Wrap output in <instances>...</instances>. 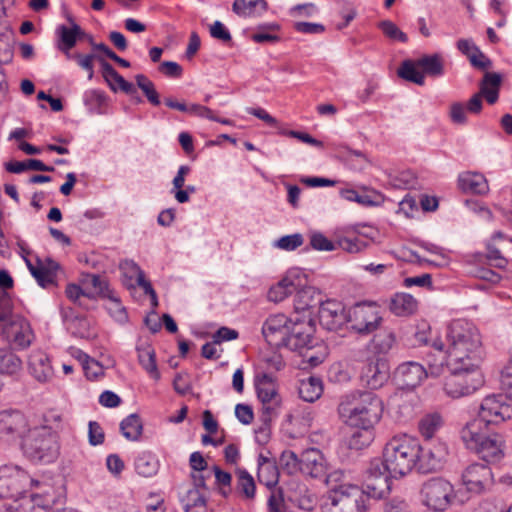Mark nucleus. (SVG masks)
Listing matches in <instances>:
<instances>
[{
	"label": "nucleus",
	"instance_id": "obj_1",
	"mask_svg": "<svg viewBox=\"0 0 512 512\" xmlns=\"http://www.w3.org/2000/svg\"><path fill=\"white\" fill-rule=\"evenodd\" d=\"M447 362L453 367L459 363H481L484 358L481 335L477 327L463 319L452 321L447 328Z\"/></svg>",
	"mask_w": 512,
	"mask_h": 512
},
{
	"label": "nucleus",
	"instance_id": "obj_2",
	"mask_svg": "<svg viewBox=\"0 0 512 512\" xmlns=\"http://www.w3.org/2000/svg\"><path fill=\"white\" fill-rule=\"evenodd\" d=\"M382 413V400L370 391L346 394L338 405L340 418L351 427H374L380 421Z\"/></svg>",
	"mask_w": 512,
	"mask_h": 512
},
{
	"label": "nucleus",
	"instance_id": "obj_3",
	"mask_svg": "<svg viewBox=\"0 0 512 512\" xmlns=\"http://www.w3.org/2000/svg\"><path fill=\"white\" fill-rule=\"evenodd\" d=\"M481 421H469L460 430L465 447L487 464L500 462L505 456L504 437L496 432L486 431Z\"/></svg>",
	"mask_w": 512,
	"mask_h": 512
},
{
	"label": "nucleus",
	"instance_id": "obj_4",
	"mask_svg": "<svg viewBox=\"0 0 512 512\" xmlns=\"http://www.w3.org/2000/svg\"><path fill=\"white\" fill-rule=\"evenodd\" d=\"M419 451L417 439L407 434L395 435L385 444L381 462L394 478L402 477L415 468Z\"/></svg>",
	"mask_w": 512,
	"mask_h": 512
},
{
	"label": "nucleus",
	"instance_id": "obj_5",
	"mask_svg": "<svg viewBox=\"0 0 512 512\" xmlns=\"http://www.w3.org/2000/svg\"><path fill=\"white\" fill-rule=\"evenodd\" d=\"M480 364L464 362L459 363L455 369L450 362H447L446 367L450 371V375L444 383L445 392L453 398H459L479 389L484 384Z\"/></svg>",
	"mask_w": 512,
	"mask_h": 512
},
{
	"label": "nucleus",
	"instance_id": "obj_6",
	"mask_svg": "<svg viewBox=\"0 0 512 512\" xmlns=\"http://www.w3.org/2000/svg\"><path fill=\"white\" fill-rule=\"evenodd\" d=\"M322 512H366L367 497L354 484H340L330 489L321 506Z\"/></svg>",
	"mask_w": 512,
	"mask_h": 512
},
{
	"label": "nucleus",
	"instance_id": "obj_7",
	"mask_svg": "<svg viewBox=\"0 0 512 512\" xmlns=\"http://www.w3.org/2000/svg\"><path fill=\"white\" fill-rule=\"evenodd\" d=\"M24 455L34 462H52L58 454V446L53 433L46 427L30 429L21 442Z\"/></svg>",
	"mask_w": 512,
	"mask_h": 512
},
{
	"label": "nucleus",
	"instance_id": "obj_8",
	"mask_svg": "<svg viewBox=\"0 0 512 512\" xmlns=\"http://www.w3.org/2000/svg\"><path fill=\"white\" fill-rule=\"evenodd\" d=\"M38 484V481L30 478L27 472L18 466L0 467V498L17 501L23 497L28 487Z\"/></svg>",
	"mask_w": 512,
	"mask_h": 512
},
{
	"label": "nucleus",
	"instance_id": "obj_9",
	"mask_svg": "<svg viewBox=\"0 0 512 512\" xmlns=\"http://www.w3.org/2000/svg\"><path fill=\"white\" fill-rule=\"evenodd\" d=\"M442 373V360L439 363H431L429 361L427 368L418 362L409 361L402 363L397 367L395 377L402 388L413 389L420 385L424 378H437Z\"/></svg>",
	"mask_w": 512,
	"mask_h": 512
},
{
	"label": "nucleus",
	"instance_id": "obj_10",
	"mask_svg": "<svg viewBox=\"0 0 512 512\" xmlns=\"http://www.w3.org/2000/svg\"><path fill=\"white\" fill-rule=\"evenodd\" d=\"M507 395L493 394L486 396L480 405L478 418L472 421H481L482 427L489 424H500L512 417V405L508 403Z\"/></svg>",
	"mask_w": 512,
	"mask_h": 512
},
{
	"label": "nucleus",
	"instance_id": "obj_11",
	"mask_svg": "<svg viewBox=\"0 0 512 512\" xmlns=\"http://www.w3.org/2000/svg\"><path fill=\"white\" fill-rule=\"evenodd\" d=\"M423 503L430 509L445 510L455 497L452 484L440 477L426 481L421 488Z\"/></svg>",
	"mask_w": 512,
	"mask_h": 512
},
{
	"label": "nucleus",
	"instance_id": "obj_12",
	"mask_svg": "<svg viewBox=\"0 0 512 512\" xmlns=\"http://www.w3.org/2000/svg\"><path fill=\"white\" fill-rule=\"evenodd\" d=\"M391 478H394L390 471L383 466L381 459H373L367 469L365 479V495L369 498L383 499L391 491Z\"/></svg>",
	"mask_w": 512,
	"mask_h": 512
},
{
	"label": "nucleus",
	"instance_id": "obj_13",
	"mask_svg": "<svg viewBox=\"0 0 512 512\" xmlns=\"http://www.w3.org/2000/svg\"><path fill=\"white\" fill-rule=\"evenodd\" d=\"M0 336L18 350L28 348L35 338L30 323L19 315H13L0 325Z\"/></svg>",
	"mask_w": 512,
	"mask_h": 512
},
{
	"label": "nucleus",
	"instance_id": "obj_14",
	"mask_svg": "<svg viewBox=\"0 0 512 512\" xmlns=\"http://www.w3.org/2000/svg\"><path fill=\"white\" fill-rule=\"evenodd\" d=\"M30 431L28 420L19 410L0 411V439L7 442H15L23 439Z\"/></svg>",
	"mask_w": 512,
	"mask_h": 512
},
{
	"label": "nucleus",
	"instance_id": "obj_15",
	"mask_svg": "<svg viewBox=\"0 0 512 512\" xmlns=\"http://www.w3.org/2000/svg\"><path fill=\"white\" fill-rule=\"evenodd\" d=\"M327 471V461L319 449L310 448L300 454V472L302 474L311 478H325L327 484L338 480L339 472L327 474Z\"/></svg>",
	"mask_w": 512,
	"mask_h": 512
},
{
	"label": "nucleus",
	"instance_id": "obj_16",
	"mask_svg": "<svg viewBox=\"0 0 512 512\" xmlns=\"http://www.w3.org/2000/svg\"><path fill=\"white\" fill-rule=\"evenodd\" d=\"M447 456V446L445 443L435 440L420 444L417 464L415 468L423 474L432 473L439 470Z\"/></svg>",
	"mask_w": 512,
	"mask_h": 512
},
{
	"label": "nucleus",
	"instance_id": "obj_17",
	"mask_svg": "<svg viewBox=\"0 0 512 512\" xmlns=\"http://www.w3.org/2000/svg\"><path fill=\"white\" fill-rule=\"evenodd\" d=\"M382 317L374 305L357 304L349 311L348 322L351 329L361 335H367L378 329Z\"/></svg>",
	"mask_w": 512,
	"mask_h": 512
},
{
	"label": "nucleus",
	"instance_id": "obj_18",
	"mask_svg": "<svg viewBox=\"0 0 512 512\" xmlns=\"http://www.w3.org/2000/svg\"><path fill=\"white\" fill-rule=\"evenodd\" d=\"M314 333V324L311 318L305 320L298 316L289 319V334L286 335L284 347L296 351L309 347Z\"/></svg>",
	"mask_w": 512,
	"mask_h": 512
},
{
	"label": "nucleus",
	"instance_id": "obj_19",
	"mask_svg": "<svg viewBox=\"0 0 512 512\" xmlns=\"http://www.w3.org/2000/svg\"><path fill=\"white\" fill-rule=\"evenodd\" d=\"M462 483L467 491L480 494L493 483L491 468L481 463H472L462 473Z\"/></svg>",
	"mask_w": 512,
	"mask_h": 512
},
{
	"label": "nucleus",
	"instance_id": "obj_20",
	"mask_svg": "<svg viewBox=\"0 0 512 512\" xmlns=\"http://www.w3.org/2000/svg\"><path fill=\"white\" fill-rule=\"evenodd\" d=\"M390 378V366L386 357L375 356L367 362L361 372L362 382L370 389L381 388Z\"/></svg>",
	"mask_w": 512,
	"mask_h": 512
},
{
	"label": "nucleus",
	"instance_id": "obj_21",
	"mask_svg": "<svg viewBox=\"0 0 512 512\" xmlns=\"http://www.w3.org/2000/svg\"><path fill=\"white\" fill-rule=\"evenodd\" d=\"M321 326L329 331H336L348 322V315L342 303L332 300L322 302L318 308Z\"/></svg>",
	"mask_w": 512,
	"mask_h": 512
},
{
	"label": "nucleus",
	"instance_id": "obj_22",
	"mask_svg": "<svg viewBox=\"0 0 512 512\" xmlns=\"http://www.w3.org/2000/svg\"><path fill=\"white\" fill-rule=\"evenodd\" d=\"M262 334L270 346L284 347L286 335L289 334V318L284 314L270 316L262 326Z\"/></svg>",
	"mask_w": 512,
	"mask_h": 512
},
{
	"label": "nucleus",
	"instance_id": "obj_23",
	"mask_svg": "<svg viewBox=\"0 0 512 512\" xmlns=\"http://www.w3.org/2000/svg\"><path fill=\"white\" fill-rule=\"evenodd\" d=\"M302 285V272L299 269H291L281 281L269 289L268 299L273 302H280Z\"/></svg>",
	"mask_w": 512,
	"mask_h": 512
},
{
	"label": "nucleus",
	"instance_id": "obj_24",
	"mask_svg": "<svg viewBox=\"0 0 512 512\" xmlns=\"http://www.w3.org/2000/svg\"><path fill=\"white\" fill-rule=\"evenodd\" d=\"M28 370L40 383L48 382L54 374L50 357L43 350H33L28 357Z\"/></svg>",
	"mask_w": 512,
	"mask_h": 512
},
{
	"label": "nucleus",
	"instance_id": "obj_25",
	"mask_svg": "<svg viewBox=\"0 0 512 512\" xmlns=\"http://www.w3.org/2000/svg\"><path fill=\"white\" fill-rule=\"evenodd\" d=\"M26 264L31 275L36 279L39 286L42 288H48L56 284V275L60 268L56 261L51 258H47L44 262L37 259V265H34L26 259Z\"/></svg>",
	"mask_w": 512,
	"mask_h": 512
},
{
	"label": "nucleus",
	"instance_id": "obj_26",
	"mask_svg": "<svg viewBox=\"0 0 512 512\" xmlns=\"http://www.w3.org/2000/svg\"><path fill=\"white\" fill-rule=\"evenodd\" d=\"M98 61L101 65L103 78L112 91L116 92L119 89L127 95H134L137 92L136 87L125 80L103 57H98Z\"/></svg>",
	"mask_w": 512,
	"mask_h": 512
},
{
	"label": "nucleus",
	"instance_id": "obj_27",
	"mask_svg": "<svg viewBox=\"0 0 512 512\" xmlns=\"http://www.w3.org/2000/svg\"><path fill=\"white\" fill-rule=\"evenodd\" d=\"M303 277V285L296 290L294 308L297 312L313 309L323 302L320 293L311 286H305L306 279Z\"/></svg>",
	"mask_w": 512,
	"mask_h": 512
},
{
	"label": "nucleus",
	"instance_id": "obj_28",
	"mask_svg": "<svg viewBox=\"0 0 512 512\" xmlns=\"http://www.w3.org/2000/svg\"><path fill=\"white\" fill-rule=\"evenodd\" d=\"M459 188L464 193L485 195L489 192V185L484 175L476 172H466L458 177Z\"/></svg>",
	"mask_w": 512,
	"mask_h": 512
},
{
	"label": "nucleus",
	"instance_id": "obj_29",
	"mask_svg": "<svg viewBox=\"0 0 512 512\" xmlns=\"http://www.w3.org/2000/svg\"><path fill=\"white\" fill-rule=\"evenodd\" d=\"M503 76L497 72H485L479 83V92L484 95L488 104L493 105L499 99Z\"/></svg>",
	"mask_w": 512,
	"mask_h": 512
},
{
	"label": "nucleus",
	"instance_id": "obj_30",
	"mask_svg": "<svg viewBox=\"0 0 512 512\" xmlns=\"http://www.w3.org/2000/svg\"><path fill=\"white\" fill-rule=\"evenodd\" d=\"M395 343V333L390 329H383L373 336L371 351L377 356L385 357Z\"/></svg>",
	"mask_w": 512,
	"mask_h": 512
},
{
	"label": "nucleus",
	"instance_id": "obj_31",
	"mask_svg": "<svg viewBox=\"0 0 512 512\" xmlns=\"http://www.w3.org/2000/svg\"><path fill=\"white\" fill-rule=\"evenodd\" d=\"M232 10L240 17L259 16L267 10L265 0H234Z\"/></svg>",
	"mask_w": 512,
	"mask_h": 512
},
{
	"label": "nucleus",
	"instance_id": "obj_32",
	"mask_svg": "<svg viewBox=\"0 0 512 512\" xmlns=\"http://www.w3.org/2000/svg\"><path fill=\"white\" fill-rule=\"evenodd\" d=\"M71 27L60 25L57 27L56 33L59 37L58 45H65V48H73L77 40L85 36V32L70 17Z\"/></svg>",
	"mask_w": 512,
	"mask_h": 512
},
{
	"label": "nucleus",
	"instance_id": "obj_33",
	"mask_svg": "<svg viewBox=\"0 0 512 512\" xmlns=\"http://www.w3.org/2000/svg\"><path fill=\"white\" fill-rule=\"evenodd\" d=\"M417 308V301L407 293H397L391 299L390 310L397 316L412 314Z\"/></svg>",
	"mask_w": 512,
	"mask_h": 512
},
{
	"label": "nucleus",
	"instance_id": "obj_34",
	"mask_svg": "<svg viewBox=\"0 0 512 512\" xmlns=\"http://www.w3.org/2000/svg\"><path fill=\"white\" fill-rule=\"evenodd\" d=\"M422 73L430 77H440L444 74V62L440 54L424 55L417 60Z\"/></svg>",
	"mask_w": 512,
	"mask_h": 512
},
{
	"label": "nucleus",
	"instance_id": "obj_35",
	"mask_svg": "<svg viewBox=\"0 0 512 512\" xmlns=\"http://www.w3.org/2000/svg\"><path fill=\"white\" fill-rule=\"evenodd\" d=\"M122 435L129 441H138L143 432V424L138 414L132 413L120 423Z\"/></svg>",
	"mask_w": 512,
	"mask_h": 512
},
{
	"label": "nucleus",
	"instance_id": "obj_36",
	"mask_svg": "<svg viewBox=\"0 0 512 512\" xmlns=\"http://www.w3.org/2000/svg\"><path fill=\"white\" fill-rule=\"evenodd\" d=\"M442 424V417L436 412L427 414L419 420L418 429L425 442L432 441V438Z\"/></svg>",
	"mask_w": 512,
	"mask_h": 512
},
{
	"label": "nucleus",
	"instance_id": "obj_37",
	"mask_svg": "<svg viewBox=\"0 0 512 512\" xmlns=\"http://www.w3.org/2000/svg\"><path fill=\"white\" fill-rule=\"evenodd\" d=\"M323 392L322 381L317 377L302 380L299 386V396L306 402L316 401Z\"/></svg>",
	"mask_w": 512,
	"mask_h": 512
},
{
	"label": "nucleus",
	"instance_id": "obj_38",
	"mask_svg": "<svg viewBox=\"0 0 512 512\" xmlns=\"http://www.w3.org/2000/svg\"><path fill=\"white\" fill-rule=\"evenodd\" d=\"M135 470L143 477L154 476L159 469V462L150 452H142L135 460Z\"/></svg>",
	"mask_w": 512,
	"mask_h": 512
},
{
	"label": "nucleus",
	"instance_id": "obj_39",
	"mask_svg": "<svg viewBox=\"0 0 512 512\" xmlns=\"http://www.w3.org/2000/svg\"><path fill=\"white\" fill-rule=\"evenodd\" d=\"M21 359L8 347L0 348V375H12L20 371Z\"/></svg>",
	"mask_w": 512,
	"mask_h": 512
},
{
	"label": "nucleus",
	"instance_id": "obj_40",
	"mask_svg": "<svg viewBox=\"0 0 512 512\" xmlns=\"http://www.w3.org/2000/svg\"><path fill=\"white\" fill-rule=\"evenodd\" d=\"M417 61L404 60L397 70V74L400 78L415 83L417 85H424L425 76L418 70Z\"/></svg>",
	"mask_w": 512,
	"mask_h": 512
},
{
	"label": "nucleus",
	"instance_id": "obj_41",
	"mask_svg": "<svg viewBox=\"0 0 512 512\" xmlns=\"http://www.w3.org/2000/svg\"><path fill=\"white\" fill-rule=\"evenodd\" d=\"M348 440L350 449L362 450L368 447L374 440L373 427H357Z\"/></svg>",
	"mask_w": 512,
	"mask_h": 512
},
{
	"label": "nucleus",
	"instance_id": "obj_42",
	"mask_svg": "<svg viewBox=\"0 0 512 512\" xmlns=\"http://www.w3.org/2000/svg\"><path fill=\"white\" fill-rule=\"evenodd\" d=\"M138 359L141 366L156 380L160 378L157 369L155 352L150 345L139 346L137 348Z\"/></svg>",
	"mask_w": 512,
	"mask_h": 512
},
{
	"label": "nucleus",
	"instance_id": "obj_43",
	"mask_svg": "<svg viewBox=\"0 0 512 512\" xmlns=\"http://www.w3.org/2000/svg\"><path fill=\"white\" fill-rule=\"evenodd\" d=\"M181 501L185 512H194V509L196 508H204L207 503L204 491L198 488L188 490Z\"/></svg>",
	"mask_w": 512,
	"mask_h": 512
},
{
	"label": "nucleus",
	"instance_id": "obj_44",
	"mask_svg": "<svg viewBox=\"0 0 512 512\" xmlns=\"http://www.w3.org/2000/svg\"><path fill=\"white\" fill-rule=\"evenodd\" d=\"M137 87L143 92L147 100L153 105H160V97L155 88L154 83L144 74H137L135 76Z\"/></svg>",
	"mask_w": 512,
	"mask_h": 512
},
{
	"label": "nucleus",
	"instance_id": "obj_45",
	"mask_svg": "<svg viewBox=\"0 0 512 512\" xmlns=\"http://www.w3.org/2000/svg\"><path fill=\"white\" fill-rule=\"evenodd\" d=\"M258 480L269 489L274 488L279 481V470L276 463H266L258 468Z\"/></svg>",
	"mask_w": 512,
	"mask_h": 512
},
{
	"label": "nucleus",
	"instance_id": "obj_46",
	"mask_svg": "<svg viewBox=\"0 0 512 512\" xmlns=\"http://www.w3.org/2000/svg\"><path fill=\"white\" fill-rule=\"evenodd\" d=\"M236 475L237 490L240 493H242L246 498L253 499L256 490V485L253 477L245 469H238Z\"/></svg>",
	"mask_w": 512,
	"mask_h": 512
},
{
	"label": "nucleus",
	"instance_id": "obj_47",
	"mask_svg": "<svg viewBox=\"0 0 512 512\" xmlns=\"http://www.w3.org/2000/svg\"><path fill=\"white\" fill-rule=\"evenodd\" d=\"M377 26L382 33L392 41H398L401 43H406L408 41V36L390 20L380 21Z\"/></svg>",
	"mask_w": 512,
	"mask_h": 512
},
{
	"label": "nucleus",
	"instance_id": "obj_48",
	"mask_svg": "<svg viewBox=\"0 0 512 512\" xmlns=\"http://www.w3.org/2000/svg\"><path fill=\"white\" fill-rule=\"evenodd\" d=\"M120 270L125 278L124 285L128 288L135 287L132 280H138L140 274H144L143 270L132 260H125L120 263Z\"/></svg>",
	"mask_w": 512,
	"mask_h": 512
},
{
	"label": "nucleus",
	"instance_id": "obj_49",
	"mask_svg": "<svg viewBox=\"0 0 512 512\" xmlns=\"http://www.w3.org/2000/svg\"><path fill=\"white\" fill-rule=\"evenodd\" d=\"M79 360L82 362L84 373L88 379L94 380L103 375V366L87 354L80 352Z\"/></svg>",
	"mask_w": 512,
	"mask_h": 512
},
{
	"label": "nucleus",
	"instance_id": "obj_50",
	"mask_svg": "<svg viewBox=\"0 0 512 512\" xmlns=\"http://www.w3.org/2000/svg\"><path fill=\"white\" fill-rule=\"evenodd\" d=\"M14 37L11 31L0 32V62L8 63L13 56Z\"/></svg>",
	"mask_w": 512,
	"mask_h": 512
},
{
	"label": "nucleus",
	"instance_id": "obj_51",
	"mask_svg": "<svg viewBox=\"0 0 512 512\" xmlns=\"http://www.w3.org/2000/svg\"><path fill=\"white\" fill-rule=\"evenodd\" d=\"M266 30L277 31L279 30V25L276 23H269L259 26L258 31L252 35V40L256 43L279 41V37L277 35L266 32Z\"/></svg>",
	"mask_w": 512,
	"mask_h": 512
},
{
	"label": "nucleus",
	"instance_id": "obj_52",
	"mask_svg": "<svg viewBox=\"0 0 512 512\" xmlns=\"http://www.w3.org/2000/svg\"><path fill=\"white\" fill-rule=\"evenodd\" d=\"M367 246V242L354 237H341L336 242V249L340 248L348 253H359L363 251Z\"/></svg>",
	"mask_w": 512,
	"mask_h": 512
},
{
	"label": "nucleus",
	"instance_id": "obj_53",
	"mask_svg": "<svg viewBox=\"0 0 512 512\" xmlns=\"http://www.w3.org/2000/svg\"><path fill=\"white\" fill-rule=\"evenodd\" d=\"M280 464L287 471L288 474H295L300 472V456L294 451H284L280 456Z\"/></svg>",
	"mask_w": 512,
	"mask_h": 512
},
{
	"label": "nucleus",
	"instance_id": "obj_54",
	"mask_svg": "<svg viewBox=\"0 0 512 512\" xmlns=\"http://www.w3.org/2000/svg\"><path fill=\"white\" fill-rule=\"evenodd\" d=\"M310 247L318 251H333L336 249V243L320 232H312L310 234Z\"/></svg>",
	"mask_w": 512,
	"mask_h": 512
},
{
	"label": "nucleus",
	"instance_id": "obj_55",
	"mask_svg": "<svg viewBox=\"0 0 512 512\" xmlns=\"http://www.w3.org/2000/svg\"><path fill=\"white\" fill-rule=\"evenodd\" d=\"M303 243V235L300 233H295L279 238L276 242V246L285 251H293L300 247Z\"/></svg>",
	"mask_w": 512,
	"mask_h": 512
},
{
	"label": "nucleus",
	"instance_id": "obj_56",
	"mask_svg": "<svg viewBox=\"0 0 512 512\" xmlns=\"http://www.w3.org/2000/svg\"><path fill=\"white\" fill-rule=\"evenodd\" d=\"M109 304L106 309L109 314L115 318L117 321H124L127 319V313L123 305L121 304L120 298L115 294L108 298Z\"/></svg>",
	"mask_w": 512,
	"mask_h": 512
},
{
	"label": "nucleus",
	"instance_id": "obj_57",
	"mask_svg": "<svg viewBox=\"0 0 512 512\" xmlns=\"http://www.w3.org/2000/svg\"><path fill=\"white\" fill-rule=\"evenodd\" d=\"M268 512H286L282 489H272L268 498Z\"/></svg>",
	"mask_w": 512,
	"mask_h": 512
},
{
	"label": "nucleus",
	"instance_id": "obj_58",
	"mask_svg": "<svg viewBox=\"0 0 512 512\" xmlns=\"http://www.w3.org/2000/svg\"><path fill=\"white\" fill-rule=\"evenodd\" d=\"M13 304L12 299L6 291L0 289V325L11 318Z\"/></svg>",
	"mask_w": 512,
	"mask_h": 512
},
{
	"label": "nucleus",
	"instance_id": "obj_59",
	"mask_svg": "<svg viewBox=\"0 0 512 512\" xmlns=\"http://www.w3.org/2000/svg\"><path fill=\"white\" fill-rule=\"evenodd\" d=\"M73 336L80 338H87L90 336L89 333V322L83 316L77 317V322H72L67 328Z\"/></svg>",
	"mask_w": 512,
	"mask_h": 512
},
{
	"label": "nucleus",
	"instance_id": "obj_60",
	"mask_svg": "<svg viewBox=\"0 0 512 512\" xmlns=\"http://www.w3.org/2000/svg\"><path fill=\"white\" fill-rule=\"evenodd\" d=\"M104 438L105 434L100 424L96 421H90L88 424L89 444L92 446L100 445L104 442Z\"/></svg>",
	"mask_w": 512,
	"mask_h": 512
},
{
	"label": "nucleus",
	"instance_id": "obj_61",
	"mask_svg": "<svg viewBox=\"0 0 512 512\" xmlns=\"http://www.w3.org/2000/svg\"><path fill=\"white\" fill-rule=\"evenodd\" d=\"M22 500H31L36 506L44 508L49 512L55 504V498L53 495L45 492L44 494H31L29 498L22 497Z\"/></svg>",
	"mask_w": 512,
	"mask_h": 512
},
{
	"label": "nucleus",
	"instance_id": "obj_62",
	"mask_svg": "<svg viewBox=\"0 0 512 512\" xmlns=\"http://www.w3.org/2000/svg\"><path fill=\"white\" fill-rule=\"evenodd\" d=\"M466 107L460 102H454L450 106V118L455 124L465 125L467 123Z\"/></svg>",
	"mask_w": 512,
	"mask_h": 512
},
{
	"label": "nucleus",
	"instance_id": "obj_63",
	"mask_svg": "<svg viewBox=\"0 0 512 512\" xmlns=\"http://www.w3.org/2000/svg\"><path fill=\"white\" fill-rule=\"evenodd\" d=\"M500 383L502 390L512 399V360L501 371Z\"/></svg>",
	"mask_w": 512,
	"mask_h": 512
},
{
	"label": "nucleus",
	"instance_id": "obj_64",
	"mask_svg": "<svg viewBox=\"0 0 512 512\" xmlns=\"http://www.w3.org/2000/svg\"><path fill=\"white\" fill-rule=\"evenodd\" d=\"M210 35L223 43L232 40L231 34L221 21H215L210 27Z\"/></svg>",
	"mask_w": 512,
	"mask_h": 512
}]
</instances>
